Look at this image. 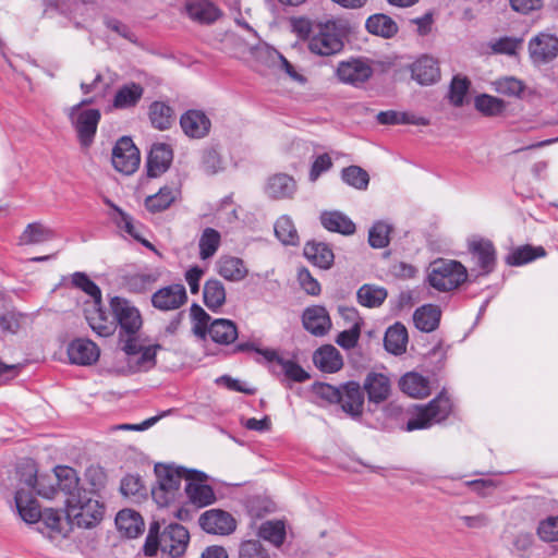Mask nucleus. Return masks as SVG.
<instances>
[{"label":"nucleus","instance_id":"nucleus-49","mask_svg":"<svg viewBox=\"0 0 558 558\" xmlns=\"http://www.w3.org/2000/svg\"><path fill=\"white\" fill-rule=\"evenodd\" d=\"M178 194L179 191L177 189L163 186L158 193L146 198L145 206L151 213L162 211L175 201Z\"/></svg>","mask_w":558,"mask_h":558},{"label":"nucleus","instance_id":"nucleus-62","mask_svg":"<svg viewBox=\"0 0 558 558\" xmlns=\"http://www.w3.org/2000/svg\"><path fill=\"white\" fill-rule=\"evenodd\" d=\"M121 493L126 497H141L145 494V487L137 475H126L121 481Z\"/></svg>","mask_w":558,"mask_h":558},{"label":"nucleus","instance_id":"nucleus-16","mask_svg":"<svg viewBox=\"0 0 558 558\" xmlns=\"http://www.w3.org/2000/svg\"><path fill=\"white\" fill-rule=\"evenodd\" d=\"M527 48L531 62L534 65L548 64L558 56V37L541 32L530 39Z\"/></svg>","mask_w":558,"mask_h":558},{"label":"nucleus","instance_id":"nucleus-25","mask_svg":"<svg viewBox=\"0 0 558 558\" xmlns=\"http://www.w3.org/2000/svg\"><path fill=\"white\" fill-rule=\"evenodd\" d=\"M172 157V149L168 144H154L147 157V174L156 178L163 173L170 167Z\"/></svg>","mask_w":558,"mask_h":558},{"label":"nucleus","instance_id":"nucleus-36","mask_svg":"<svg viewBox=\"0 0 558 558\" xmlns=\"http://www.w3.org/2000/svg\"><path fill=\"white\" fill-rule=\"evenodd\" d=\"M118 530L129 538L138 536L144 529L142 517L134 510L123 509L116 517Z\"/></svg>","mask_w":558,"mask_h":558},{"label":"nucleus","instance_id":"nucleus-30","mask_svg":"<svg viewBox=\"0 0 558 558\" xmlns=\"http://www.w3.org/2000/svg\"><path fill=\"white\" fill-rule=\"evenodd\" d=\"M319 220L326 230L342 235H351L356 230L355 223L339 210L323 211Z\"/></svg>","mask_w":558,"mask_h":558},{"label":"nucleus","instance_id":"nucleus-38","mask_svg":"<svg viewBox=\"0 0 558 558\" xmlns=\"http://www.w3.org/2000/svg\"><path fill=\"white\" fill-rule=\"evenodd\" d=\"M218 274L229 281H241L247 275L244 262L234 256H222L217 262Z\"/></svg>","mask_w":558,"mask_h":558},{"label":"nucleus","instance_id":"nucleus-43","mask_svg":"<svg viewBox=\"0 0 558 558\" xmlns=\"http://www.w3.org/2000/svg\"><path fill=\"white\" fill-rule=\"evenodd\" d=\"M274 553L259 538L242 539L236 548V558H272Z\"/></svg>","mask_w":558,"mask_h":558},{"label":"nucleus","instance_id":"nucleus-4","mask_svg":"<svg viewBox=\"0 0 558 558\" xmlns=\"http://www.w3.org/2000/svg\"><path fill=\"white\" fill-rule=\"evenodd\" d=\"M189 541V531L183 525L170 523L159 534V523L154 522L144 544V553L154 556L160 550L171 557H179L185 551Z\"/></svg>","mask_w":558,"mask_h":558},{"label":"nucleus","instance_id":"nucleus-46","mask_svg":"<svg viewBox=\"0 0 558 558\" xmlns=\"http://www.w3.org/2000/svg\"><path fill=\"white\" fill-rule=\"evenodd\" d=\"M53 238L51 229L45 227L40 222H32L26 226L23 233L19 238L20 245L40 244L50 241Z\"/></svg>","mask_w":558,"mask_h":558},{"label":"nucleus","instance_id":"nucleus-34","mask_svg":"<svg viewBox=\"0 0 558 558\" xmlns=\"http://www.w3.org/2000/svg\"><path fill=\"white\" fill-rule=\"evenodd\" d=\"M144 95V87L135 82L120 86L113 97L112 106L116 109L134 108Z\"/></svg>","mask_w":558,"mask_h":558},{"label":"nucleus","instance_id":"nucleus-58","mask_svg":"<svg viewBox=\"0 0 558 558\" xmlns=\"http://www.w3.org/2000/svg\"><path fill=\"white\" fill-rule=\"evenodd\" d=\"M227 162L220 153L214 148H207L202 155V168L208 174H216L226 169Z\"/></svg>","mask_w":558,"mask_h":558},{"label":"nucleus","instance_id":"nucleus-64","mask_svg":"<svg viewBox=\"0 0 558 558\" xmlns=\"http://www.w3.org/2000/svg\"><path fill=\"white\" fill-rule=\"evenodd\" d=\"M537 534L544 542L558 541V517H549L542 521L537 529Z\"/></svg>","mask_w":558,"mask_h":558},{"label":"nucleus","instance_id":"nucleus-27","mask_svg":"<svg viewBox=\"0 0 558 558\" xmlns=\"http://www.w3.org/2000/svg\"><path fill=\"white\" fill-rule=\"evenodd\" d=\"M441 310L436 304H424L413 313L414 326L422 332H433L439 326Z\"/></svg>","mask_w":558,"mask_h":558},{"label":"nucleus","instance_id":"nucleus-11","mask_svg":"<svg viewBox=\"0 0 558 558\" xmlns=\"http://www.w3.org/2000/svg\"><path fill=\"white\" fill-rule=\"evenodd\" d=\"M78 106H72L69 109V120L76 133L77 141L83 149L89 148L97 133L98 124L101 119L99 109L89 108L77 110Z\"/></svg>","mask_w":558,"mask_h":558},{"label":"nucleus","instance_id":"nucleus-20","mask_svg":"<svg viewBox=\"0 0 558 558\" xmlns=\"http://www.w3.org/2000/svg\"><path fill=\"white\" fill-rule=\"evenodd\" d=\"M66 353L72 364L92 365L98 361L100 350L92 340L76 338L69 343Z\"/></svg>","mask_w":558,"mask_h":558},{"label":"nucleus","instance_id":"nucleus-47","mask_svg":"<svg viewBox=\"0 0 558 558\" xmlns=\"http://www.w3.org/2000/svg\"><path fill=\"white\" fill-rule=\"evenodd\" d=\"M545 255L546 251L542 246L523 245L509 253L506 263L510 266H522Z\"/></svg>","mask_w":558,"mask_h":558},{"label":"nucleus","instance_id":"nucleus-17","mask_svg":"<svg viewBox=\"0 0 558 558\" xmlns=\"http://www.w3.org/2000/svg\"><path fill=\"white\" fill-rule=\"evenodd\" d=\"M150 301L158 311H175L187 302L186 289L181 283H172L154 292Z\"/></svg>","mask_w":558,"mask_h":558},{"label":"nucleus","instance_id":"nucleus-40","mask_svg":"<svg viewBox=\"0 0 558 558\" xmlns=\"http://www.w3.org/2000/svg\"><path fill=\"white\" fill-rule=\"evenodd\" d=\"M257 536L262 542L266 541L278 548L286 539V525L280 520L265 521L258 526Z\"/></svg>","mask_w":558,"mask_h":558},{"label":"nucleus","instance_id":"nucleus-48","mask_svg":"<svg viewBox=\"0 0 558 558\" xmlns=\"http://www.w3.org/2000/svg\"><path fill=\"white\" fill-rule=\"evenodd\" d=\"M275 234L284 245H298L300 242L299 233L293 220L288 215L280 216L275 222Z\"/></svg>","mask_w":558,"mask_h":558},{"label":"nucleus","instance_id":"nucleus-2","mask_svg":"<svg viewBox=\"0 0 558 558\" xmlns=\"http://www.w3.org/2000/svg\"><path fill=\"white\" fill-rule=\"evenodd\" d=\"M236 351L253 350L257 353L256 362L277 378L302 383L310 379V373L303 368L294 356L272 348H256L253 343H239Z\"/></svg>","mask_w":558,"mask_h":558},{"label":"nucleus","instance_id":"nucleus-55","mask_svg":"<svg viewBox=\"0 0 558 558\" xmlns=\"http://www.w3.org/2000/svg\"><path fill=\"white\" fill-rule=\"evenodd\" d=\"M474 106L477 111L487 117L499 116L502 113L506 107L504 100L487 94H481L476 96Z\"/></svg>","mask_w":558,"mask_h":558},{"label":"nucleus","instance_id":"nucleus-32","mask_svg":"<svg viewBox=\"0 0 558 558\" xmlns=\"http://www.w3.org/2000/svg\"><path fill=\"white\" fill-rule=\"evenodd\" d=\"M304 256L315 266L329 269L333 265L335 255L329 244L310 241L304 246Z\"/></svg>","mask_w":558,"mask_h":558},{"label":"nucleus","instance_id":"nucleus-37","mask_svg":"<svg viewBox=\"0 0 558 558\" xmlns=\"http://www.w3.org/2000/svg\"><path fill=\"white\" fill-rule=\"evenodd\" d=\"M15 505L17 512L24 522L28 524L39 522L43 511L35 498L23 490H17L15 494Z\"/></svg>","mask_w":558,"mask_h":558},{"label":"nucleus","instance_id":"nucleus-42","mask_svg":"<svg viewBox=\"0 0 558 558\" xmlns=\"http://www.w3.org/2000/svg\"><path fill=\"white\" fill-rule=\"evenodd\" d=\"M366 29L374 35L391 38L398 33L397 23L388 15L378 13L369 16L365 23Z\"/></svg>","mask_w":558,"mask_h":558},{"label":"nucleus","instance_id":"nucleus-3","mask_svg":"<svg viewBox=\"0 0 558 558\" xmlns=\"http://www.w3.org/2000/svg\"><path fill=\"white\" fill-rule=\"evenodd\" d=\"M110 308L114 316L119 344L124 353H134L143 325L142 315L137 307L124 298L114 296L110 300Z\"/></svg>","mask_w":558,"mask_h":558},{"label":"nucleus","instance_id":"nucleus-14","mask_svg":"<svg viewBox=\"0 0 558 558\" xmlns=\"http://www.w3.org/2000/svg\"><path fill=\"white\" fill-rule=\"evenodd\" d=\"M208 476L204 472L192 470L187 473L185 493L191 504L203 508L215 502L216 495L207 483Z\"/></svg>","mask_w":558,"mask_h":558},{"label":"nucleus","instance_id":"nucleus-10","mask_svg":"<svg viewBox=\"0 0 558 558\" xmlns=\"http://www.w3.org/2000/svg\"><path fill=\"white\" fill-rule=\"evenodd\" d=\"M45 13L60 14L76 28L85 27L96 14L95 0H44Z\"/></svg>","mask_w":558,"mask_h":558},{"label":"nucleus","instance_id":"nucleus-53","mask_svg":"<svg viewBox=\"0 0 558 558\" xmlns=\"http://www.w3.org/2000/svg\"><path fill=\"white\" fill-rule=\"evenodd\" d=\"M220 240L221 236L217 230L213 228H206L203 231L198 242L199 257L203 260L213 257L220 245Z\"/></svg>","mask_w":558,"mask_h":558},{"label":"nucleus","instance_id":"nucleus-23","mask_svg":"<svg viewBox=\"0 0 558 558\" xmlns=\"http://www.w3.org/2000/svg\"><path fill=\"white\" fill-rule=\"evenodd\" d=\"M411 75L420 85L429 86L440 80L438 61L430 56H422L411 65Z\"/></svg>","mask_w":558,"mask_h":558},{"label":"nucleus","instance_id":"nucleus-15","mask_svg":"<svg viewBox=\"0 0 558 558\" xmlns=\"http://www.w3.org/2000/svg\"><path fill=\"white\" fill-rule=\"evenodd\" d=\"M111 162L113 168L123 174H132L137 170L141 157L131 137L123 136L117 141L112 149Z\"/></svg>","mask_w":558,"mask_h":558},{"label":"nucleus","instance_id":"nucleus-45","mask_svg":"<svg viewBox=\"0 0 558 558\" xmlns=\"http://www.w3.org/2000/svg\"><path fill=\"white\" fill-rule=\"evenodd\" d=\"M388 292L383 287L363 284L356 292L357 302L368 308L379 307L387 299Z\"/></svg>","mask_w":558,"mask_h":558},{"label":"nucleus","instance_id":"nucleus-41","mask_svg":"<svg viewBox=\"0 0 558 558\" xmlns=\"http://www.w3.org/2000/svg\"><path fill=\"white\" fill-rule=\"evenodd\" d=\"M95 306L94 313L87 316L89 327L99 337L112 336L117 330L114 316L112 315V318H110L100 305Z\"/></svg>","mask_w":558,"mask_h":558},{"label":"nucleus","instance_id":"nucleus-52","mask_svg":"<svg viewBox=\"0 0 558 558\" xmlns=\"http://www.w3.org/2000/svg\"><path fill=\"white\" fill-rule=\"evenodd\" d=\"M342 181L359 191H365L369 184L367 171L359 166H349L341 171Z\"/></svg>","mask_w":558,"mask_h":558},{"label":"nucleus","instance_id":"nucleus-21","mask_svg":"<svg viewBox=\"0 0 558 558\" xmlns=\"http://www.w3.org/2000/svg\"><path fill=\"white\" fill-rule=\"evenodd\" d=\"M303 327L316 337L325 336L331 328V319L325 306L312 305L302 315Z\"/></svg>","mask_w":558,"mask_h":558},{"label":"nucleus","instance_id":"nucleus-51","mask_svg":"<svg viewBox=\"0 0 558 558\" xmlns=\"http://www.w3.org/2000/svg\"><path fill=\"white\" fill-rule=\"evenodd\" d=\"M392 226L384 220H377L368 230V244L373 248H384L390 243Z\"/></svg>","mask_w":558,"mask_h":558},{"label":"nucleus","instance_id":"nucleus-24","mask_svg":"<svg viewBox=\"0 0 558 558\" xmlns=\"http://www.w3.org/2000/svg\"><path fill=\"white\" fill-rule=\"evenodd\" d=\"M298 185L293 177L287 173H276L268 178L265 193L274 199L291 198L296 192Z\"/></svg>","mask_w":558,"mask_h":558},{"label":"nucleus","instance_id":"nucleus-56","mask_svg":"<svg viewBox=\"0 0 558 558\" xmlns=\"http://www.w3.org/2000/svg\"><path fill=\"white\" fill-rule=\"evenodd\" d=\"M72 284L89 295L95 305H101V291L100 288L89 279V277L82 271H76L72 275Z\"/></svg>","mask_w":558,"mask_h":558},{"label":"nucleus","instance_id":"nucleus-7","mask_svg":"<svg viewBox=\"0 0 558 558\" xmlns=\"http://www.w3.org/2000/svg\"><path fill=\"white\" fill-rule=\"evenodd\" d=\"M307 47L312 53L322 57L340 53L344 47L343 27L336 21L315 24Z\"/></svg>","mask_w":558,"mask_h":558},{"label":"nucleus","instance_id":"nucleus-59","mask_svg":"<svg viewBox=\"0 0 558 558\" xmlns=\"http://www.w3.org/2000/svg\"><path fill=\"white\" fill-rule=\"evenodd\" d=\"M457 521L461 529L469 531H482L488 529L492 520L485 512H477L475 514H457Z\"/></svg>","mask_w":558,"mask_h":558},{"label":"nucleus","instance_id":"nucleus-44","mask_svg":"<svg viewBox=\"0 0 558 558\" xmlns=\"http://www.w3.org/2000/svg\"><path fill=\"white\" fill-rule=\"evenodd\" d=\"M149 120L157 130L170 129L173 123V109L163 101H154L149 106Z\"/></svg>","mask_w":558,"mask_h":558},{"label":"nucleus","instance_id":"nucleus-63","mask_svg":"<svg viewBox=\"0 0 558 558\" xmlns=\"http://www.w3.org/2000/svg\"><path fill=\"white\" fill-rule=\"evenodd\" d=\"M333 162L329 154L324 153L317 155L311 166L308 179L311 182H315L318 178L331 169Z\"/></svg>","mask_w":558,"mask_h":558},{"label":"nucleus","instance_id":"nucleus-28","mask_svg":"<svg viewBox=\"0 0 558 558\" xmlns=\"http://www.w3.org/2000/svg\"><path fill=\"white\" fill-rule=\"evenodd\" d=\"M54 481V474H37L33 465L28 468V476L24 480L26 486L47 499H53L59 495Z\"/></svg>","mask_w":558,"mask_h":558},{"label":"nucleus","instance_id":"nucleus-35","mask_svg":"<svg viewBox=\"0 0 558 558\" xmlns=\"http://www.w3.org/2000/svg\"><path fill=\"white\" fill-rule=\"evenodd\" d=\"M207 335L216 343L230 344L238 338V327L230 319L216 318L210 323Z\"/></svg>","mask_w":558,"mask_h":558},{"label":"nucleus","instance_id":"nucleus-31","mask_svg":"<svg viewBox=\"0 0 558 558\" xmlns=\"http://www.w3.org/2000/svg\"><path fill=\"white\" fill-rule=\"evenodd\" d=\"M315 366L324 373H336L342 365L343 360L340 352L333 345H323L313 354Z\"/></svg>","mask_w":558,"mask_h":558},{"label":"nucleus","instance_id":"nucleus-60","mask_svg":"<svg viewBox=\"0 0 558 558\" xmlns=\"http://www.w3.org/2000/svg\"><path fill=\"white\" fill-rule=\"evenodd\" d=\"M495 90L507 96L519 97L524 90V84L514 76H505L494 82Z\"/></svg>","mask_w":558,"mask_h":558},{"label":"nucleus","instance_id":"nucleus-61","mask_svg":"<svg viewBox=\"0 0 558 558\" xmlns=\"http://www.w3.org/2000/svg\"><path fill=\"white\" fill-rule=\"evenodd\" d=\"M522 43V38L505 36L492 41L490 49L495 53L514 56Z\"/></svg>","mask_w":558,"mask_h":558},{"label":"nucleus","instance_id":"nucleus-8","mask_svg":"<svg viewBox=\"0 0 558 558\" xmlns=\"http://www.w3.org/2000/svg\"><path fill=\"white\" fill-rule=\"evenodd\" d=\"M452 411L450 397L442 390L427 405L417 407L412 417H410L403 427L407 432L417 429H427L435 424L445 421Z\"/></svg>","mask_w":558,"mask_h":558},{"label":"nucleus","instance_id":"nucleus-13","mask_svg":"<svg viewBox=\"0 0 558 558\" xmlns=\"http://www.w3.org/2000/svg\"><path fill=\"white\" fill-rule=\"evenodd\" d=\"M374 70L371 62L364 58H351L339 62L336 75L338 80L347 85L360 87L373 75Z\"/></svg>","mask_w":558,"mask_h":558},{"label":"nucleus","instance_id":"nucleus-29","mask_svg":"<svg viewBox=\"0 0 558 558\" xmlns=\"http://www.w3.org/2000/svg\"><path fill=\"white\" fill-rule=\"evenodd\" d=\"M187 16L201 24H209L220 16V10L208 0H190L185 3Z\"/></svg>","mask_w":558,"mask_h":558},{"label":"nucleus","instance_id":"nucleus-6","mask_svg":"<svg viewBox=\"0 0 558 558\" xmlns=\"http://www.w3.org/2000/svg\"><path fill=\"white\" fill-rule=\"evenodd\" d=\"M466 279V267L456 259L437 258L430 263L427 272L428 284L439 292L456 290Z\"/></svg>","mask_w":558,"mask_h":558},{"label":"nucleus","instance_id":"nucleus-33","mask_svg":"<svg viewBox=\"0 0 558 558\" xmlns=\"http://www.w3.org/2000/svg\"><path fill=\"white\" fill-rule=\"evenodd\" d=\"M409 335L407 327L397 322L389 326L385 332L384 347L393 355H401L407 351Z\"/></svg>","mask_w":558,"mask_h":558},{"label":"nucleus","instance_id":"nucleus-57","mask_svg":"<svg viewBox=\"0 0 558 558\" xmlns=\"http://www.w3.org/2000/svg\"><path fill=\"white\" fill-rule=\"evenodd\" d=\"M470 81L465 76L454 75L449 86V101L454 107H462L470 88Z\"/></svg>","mask_w":558,"mask_h":558},{"label":"nucleus","instance_id":"nucleus-39","mask_svg":"<svg viewBox=\"0 0 558 558\" xmlns=\"http://www.w3.org/2000/svg\"><path fill=\"white\" fill-rule=\"evenodd\" d=\"M203 300L211 312H217L226 303V289L218 279H209L203 289Z\"/></svg>","mask_w":558,"mask_h":558},{"label":"nucleus","instance_id":"nucleus-50","mask_svg":"<svg viewBox=\"0 0 558 558\" xmlns=\"http://www.w3.org/2000/svg\"><path fill=\"white\" fill-rule=\"evenodd\" d=\"M155 347H143L140 343V338L137 339V349L134 353H125L129 356V363H134L136 369L140 372L148 371L150 367L155 365L156 360V349Z\"/></svg>","mask_w":558,"mask_h":558},{"label":"nucleus","instance_id":"nucleus-1","mask_svg":"<svg viewBox=\"0 0 558 558\" xmlns=\"http://www.w3.org/2000/svg\"><path fill=\"white\" fill-rule=\"evenodd\" d=\"M312 398L318 404H339L352 417L363 412L365 392L368 402L379 404L390 393L389 386H311Z\"/></svg>","mask_w":558,"mask_h":558},{"label":"nucleus","instance_id":"nucleus-12","mask_svg":"<svg viewBox=\"0 0 558 558\" xmlns=\"http://www.w3.org/2000/svg\"><path fill=\"white\" fill-rule=\"evenodd\" d=\"M468 252L480 276L490 275L497 265V252L494 243L485 238L474 235L468 240Z\"/></svg>","mask_w":558,"mask_h":558},{"label":"nucleus","instance_id":"nucleus-54","mask_svg":"<svg viewBox=\"0 0 558 558\" xmlns=\"http://www.w3.org/2000/svg\"><path fill=\"white\" fill-rule=\"evenodd\" d=\"M190 315L193 322V333L197 338L205 340L207 337L209 325L213 322L211 317L209 316L208 313L205 312V310L201 305L196 303L192 304L190 308Z\"/></svg>","mask_w":558,"mask_h":558},{"label":"nucleus","instance_id":"nucleus-26","mask_svg":"<svg viewBox=\"0 0 558 558\" xmlns=\"http://www.w3.org/2000/svg\"><path fill=\"white\" fill-rule=\"evenodd\" d=\"M54 473V484L57 483V489L59 494L64 495V499H69L70 497H76L84 493L78 486L80 480L77 473L74 469L65 465H58L53 470Z\"/></svg>","mask_w":558,"mask_h":558},{"label":"nucleus","instance_id":"nucleus-22","mask_svg":"<svg viewBox=\"0 0 558 558\" xmlns=\"http://www.w3.org/2000/svg\"><path fill=\"white\" fill-rule=\"evenodd\" d=\"M104 202L108 207L112 209L113 213L110 214V217L121 231L141 242L145 247L155 250L154 245L149 241L141 236L142 226L140 223H135L129 214H126L109 198H105Z\"/></svg>","mask_w":558,"mask_h":558},{"label":"nucleus","instance_id":"nucleus-19","mask_svg":"<svg viewBox=\"0 0 558 558\" xmlns=\"http://www.w3.org/2000/svg\"><path fill=\"white\" fill-rule=\"evenodd\" d=\"M180 126L189 138L202 140L209 134L211 121L203 110L190 109L181 116Z\"/></svg>","mask_w":558,"mask_h":558},{"label":"nucleus","instance_id":"nucleus-9","mask_svg":"<svg viewBox=\"0 0 558 558\" xmlns=\"http://www.w3.org/2000/svg\"><path fill=\"white\" fill-rule=\"evenodd\" d=\"M69 521L78 527H92L101 521L105 507L86 492L64 499Z\"/></svg>","mask_w":558,"mask_h":558},{"label":"nucleus","instance_id":"nucleus-18","mask_svg":"<svg viewBox=\"0 0 558 558\" xmlns=\"http://www.w3.org/2000/svg\"><path fill=\"white\" fill-rule=\"evenodd\" d=\"M201 527L215 535H229L236 529L234 518L227 511L221 509H210L199 517Z\"/></svg>","mask_w":558,"mask_h":558},{"label":"nucleus","instance_id":"nucleus-5","mask_svg":"<svg viewBox=\"0 0 558 558\" xmlns=\"http://www.w3.org/2000/svg\"><path fill=\"white\" fill-rule=\"evenodd\" d=\"M191 469L168 464H156L157 485L151 488V496L160 507H171L181 496V483L187 480Z\"/></svg>","mask_w":558,"mask_h":558}]
</instances>
